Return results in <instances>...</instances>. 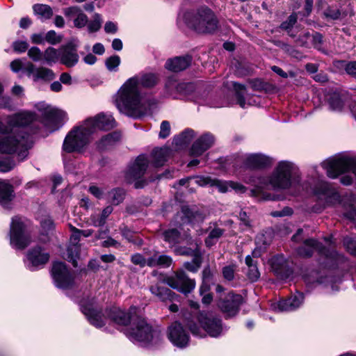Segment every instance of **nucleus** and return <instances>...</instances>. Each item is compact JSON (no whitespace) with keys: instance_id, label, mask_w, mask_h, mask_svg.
I'll return each mask as SVG.
<instances>
[{"instance_id":"c756f323","label":"nucleus","mask_w":356,"mask_h":356,"mask_svg":"<svg viewBox=\"0 0 356 356\" xmlns=\"http://www.w3.org/2000/svg\"><path fill=\"white\" fill-rule=\"evenodd\" d=\"M233 87L236 91L237 103L241 108H246L248 106L256 104V101L252 100V97L245 94V88L243 85L238 83H233Z\"/></svg>"},{"instance_id":"7ed1b4c3","label":"nucleus","mask_w":356,"mask_h":356,"mask_svg":"<svg viewBox=\"0 0 356 356\" xmlns=\"http://www.w3.org/2000/svg\"><path fill=\"white\" fill-rule=\"evenodd\" d=\"M297 170L296 165L289 161L277 163L270 175L257 174L244 179L245 183L254 186L250 190V195L259 200H273L269 193H263L264 189L285 190L292 186L293 177Z\"/></svg>"},{"instance_id":"9b49d317","label":"nucleus","mask_w":356,"mask_h":356,"mask_svg":"<svg viewBox=\"0 0 356 356\" xmlns=\"http://www.w3.org/2000/svg\"><path fill=\"white\" fill-rule=\"evenodd\" d=\"M51 276L56 286L58 288L70 289L74 284V278L63 262L54 263Z\"/></svg>"},{"instance_id":"603ef678","label":"nucleus","mask_w":356,"mask_h":356,"mask_svg":"<svg viewBox=\"0 0 356 356\" xmlns=\"http://www.w3.org/2000/svg\"><path fill=\"white\" fill-rule=\"evenodd\" d=\"M209 286L206 283H203L200 289V293L202 296H203L202 301L204 305H209L213 300V297L211 293H206L204 295V293L209 291Z\"/></svg>"},{"instance_id":"f8f14e48","label":"nucleus","mask_w":356,"mask_h":356,"mask_svg":"<svg viewBox=\"0 0 356 356\" xmlns=\"http://www.w3.org/2000/svg\"><path fill=\"white\" fill-rule=\"evenodd\" d=\"M81 309L90 323L97 327H102L108 321V318L102 314L93 302L82 301Z\"/></svg>"},{"instance_id":"9d476101","label":"nucleus","mask_w":356,"mask_h":356,"mask_svg":"<svg viewBox=\"0 0 356 356\" xmlns=\"http://www.w3.org/2000/svg\"><path fill=\"white\" fill-rule=\"evenodd\" d=\"M165 282L170 287L184 294L190 293L195 288V281L188 278L183 270H179L165 278Z\"/></svg>"},{"instance_id":"3c124183","label":"nucleus","mask_w":356,"mask_h":356,"mask_svg":"<svg viewBox=\"0 0 356 356\" xmlns=\"http://www.w3.org/2000/svg\"><path fill=\"white\" fill-rule=\"evenodd\" d=\"M63 40L61 35H58L54 31H49L45 35V40L51 44H57Z\"/></svg>"},{"instance_id":"338daca9","label":"nucleus","mask_w":356,"mask_h":356,"mask_svg":"<svg viewBox=\"0 0 356 356\" xmlns=\"http://www.w3.org/2000/svg\"><path fill=\"white\" fill-rule=\"evenodd\" d=\"M270 242V238H267L266 236V234H261L258 235L257 237V243L259 245H264V246H266L268 244H269Z\"/></svg>"},{"instance_id":"1a4fd4ad","label":"nucleus","mask_w":356,"mask_h":356,"mask_svg":"<svg viewBox=\"0 0 356 356\" xmlns=\"http://www.w3.org/2000/svg\"><path fill=\"white\" fill-rule=\"evenodd\" d=\"M37 109L42 117V123L50 131H54L65 116L64 111L44 103L38 104Z\"/></svg>"},{"instance_id":"de8ad7c7","label":"nucleus","mask_w":356,"mask_h":356,"mask_svg":"<svg viewBox=\"0 0 356 356\" xmlns=\"http://www.w3.org/2000/svg\"><path fill=\"white\" fill-rule=\"evenodd\" d=\"M28 56L34 62H40L43 60L44 52L38 47H32L28 50Z\"/></svg>"},{"instance_id":"2eb2a0df","label":"nucleus","mask_w":356,"mask_h":356,"mask_svg":"<svg viewBox=\"0 0 356 356\" xmlns=\"http://www.w3.org/2000/svg\"><path fill=\"white\" fill-rule=\"evenodd\" d=\"M81 236L80 229L74 228L73 233L70 236V244L67 248L66 252L63 254V257L72 262L74 267L77 266L76 260L80 257L79 241Z\"/></svg>"},{"instance_id":"a211bd4d","label":"nucleus","mask_w":356,"mask_h":356,"mask_svg":"<svg viewBox=\"0 0 356 356\" xmlns=\"http://www.w3.org/2000/svg\"><path fill=\"white\" fill-rule=\"evenodd\" d=\"M304 296L298 293L289 298L282 300L272 305V308L275 312H291L298 308L303 302Z\"/></svg>"},{"instance_id":"ea45409f","label":"nucleus","mask_w":356,"mask_h":356,"mask_svg":"<svg viewBox=\"0 0 356 356\" xmlns=\"http://www.w3.org/2000/svg\"><path fill=\"white\" fill-rule=\"evenodd\" d=\"M245 264L248 267L247 273L248 278L252 282L257 281L260 276V273L256 264L253 263V260L251 256L248 255L245 257Z\"/></svg>"},{"instance_id":"58836bf2","label":"nucleus","mask_w":356,"mask_h":356,"mask_svg":"<svg viewBox=\"0 0 356 356\" xmlns=\"http://www.w3.org/2000/svg\"><path fill=\"white\" fill-rule=\"evenodd\" d=\"M327 102L330 109L333 111H341L344 106V102L338 92L332 93L330 95Z\"/></svg>"},{"instance_id":"72a5a7b5","label":"nucleus","mask_w":356,"mask_h":356,"mask_svg":"<svg viewBox=\"0 0 356 356\" xmlns=\"http://www.w3.org/2000/svg\"><path fill=\"white\" fill-rule=\"evenodd\" d=\"M121 137L122 136L120 132L110 133L102 138L98 143V147L101 149L108 148L120 141Z\"/></svg>"},{"instance_id":"79ce46f5","label":"nucleus","mask_w":356,"mask_h":356,"mask_svg":"<svg viewBox=\"0 0 356 356\" xmlns=\"http://www.w3.org/2000/svg\"><path fill=\"white\" fill-rule=\"evenodd\" d=\"M33 11L35 15H38L41 19H49L53 12L50 6L45 4H35L33 6Z\"/></svg>"},{"instance_id":"393cba45","label":"nucleus","mask_w":356,"mask_h":356,"mask_svg":"<svg viewBox=\"0 0 356 356\" xmlns=\"http://www.w3.org/2000/svg\"><path fill=\"white\" fill-rule=\"evenodd\" d=\"M214 143L213 136L206 134L200 137L192 145L191 154L193 156H200L210 148Z\"/></svg>"},{"instance_id":"c03bdc74","label":"nucleus","mask_w":356,"mask_h":356,"mask_svg":"<svg viewBox=\"0 0 356 356\" xmlns=\"http://www.w3.org/2000/svg\"><path fill=\"white\" fill-rule=\"evenodd\" d=\"M222 234L223 229L217 227L212 229L210 232L209 236L205 240L206 245L208 247H211V245H213L214 243H216L218 239L222 235Z\"/></svg>"},{"instance_id":"dca6fc26","label":"nucleus","mask_w":356,"mask_h":356,"mask_svg":"<svg viewBox=\"0 0 356 356\" xmlns=\"http://www.w3.org/2000/svg\"><path fill=\"white\" fill-rule=\"evenodd\" d=\"M242 301L241 295L229 293L224 300L218 302V307L227 316H234L238 313Z\"/></svg>"},{"instance_id":"f3484780","label":"nucleus","mask_w":356,"mask_h":356,"mask_svg":"<svg viewBox=\"0 0 356 356\" xmlns=\"http://www.w3.org/2000/svg\"><path fill=\"white\" fill-rule=\"evenodd\" d=\"M184 227H179L177 229H171L163 233L164 240L172 245L177 243H186V245H194L189 234Z\"/></svg>"},{"instance_id":"37998d69","label":"nucleus","mask_w":356,"mask_h":356,"mask_svg":"<svg viewBox=\"0 0 356 356\" xmlns=\"http://www.w3.org/2000/svg\"><path fill=\"white\" fill-rule=\"evenodd\" d=\"M102 24V16L98 13H95L92 17V19L90 22L88 21V24L86 25L89 33H95L101 29Z\"/></svg>"},{"instance_id":"4c0bfd02","label":"nucleus","mask_w":356,"mask_h":356,"mask_svg":"<svg viewBox=\"0 0 356 356\" xmlns=\"http://www.w3.org/2000/svg\"><path fill=\"white\" fill-rule=\"evenodd\" d=\"M150 291L152 294L157 296L162 301L172 299V294L171 291L166 287L161 286L156 284L150 287Z\"/></svg>"},{"instance_id":"6ab92c4d","label":"nucleus","mask_w":356,"mask_h":356,"mask_svg":"<svg viewBox=\"0 0 356 356\" xmlns=\"http://www.w3.org/2000/svg\"><path fill=\"white\" fill-rule=\"evenodd\" d=\"M28 263L27 267L33 270L35 267L46 264L49 259V254L40 247L34 248L29 250L26 254Z\"/></svg>"},{"instance_id":"c85d7f7f","label":"nucleus","mask_w":356,"mask_h":356,"mask_svg":"<svg viewBox=\"0 0 356 356\" xmlns=\"http://www.w3.org/2000/svg\"><path fill=\"white\" fill-rule=\"evenodd\" d=\"M148 165V160L144 155L139 156L130 167L129 170V175L134 178L138 179L143 176L147 170Z\"/></svg>"},{"instance_id":"e433bc0d","label":"nucleus","mask_w":356,"mask_h":356,"mask_svg":"<svg viewBox=\"0 0 356 356\" xmlns=\"http://www.w3.org/2000/svg\"><path fill=\"white\" fill-rule=\"evenodd\" d=\"M60 60V50L58 51L54 47H48L44 51L43 62L49 65L56 63Z\"/></svg>"},{"instance_id":"f03ea898","label":"nucleus","mask_w":356,"mask_h":356,"mask_svg":"<svg viewBox=\"0 0 356 356\" xmlns=\"http://www.w3.org/2000/svg\"><path fill=\"white\" fill-rule=\"evenodd\" d=\"M158 77L152 73L133 76L125 81L118 92L115 104L119 111L128 116L140 118L149 110V104L139 92L138 87H154Z\"/></svg>"},{"instance_id":"7c9ffc66","label":"nucleus","mask_w":356,"mask_h":356,"mask_svg":"<svg viewBox=\"0 0 356 356\" xmlns=\"http://www.w3.org/2000/svg\"><path fill=\"white\" fill-rule=\"evenodd\" d=\"M13 192V187L8 181H0V204L5 208H9L14 197Z\"/></svg>"},{"instance_id":"f257e3e1","label":"nucleus","mask_w":356,"mask_h":356,"mask_svg":"<svg viewBox=\"0 0 356 356\" xmlns=\"http://www.w3.org/2000/svg\"><path fill=\"white\" fill-rule=\"evenodd\" d=\"M35 116L30 112H22L9 117L6 122H0V152H16L19 160L28 156V150L33 145L32 136L20 135L19 128L33 122Z\"/></svg>"},{"instance_id":"473e14b6","label":"nucleus","mask_w":356,"mask_h":356,"mask_svg":"<svg viewBox=\"0 0 356 356\" xmlns=\"http://www.w3.org/2000/svg\"><path fill=\"white\" fill-rule=\"evenodd\" d=\"M170 152L168 147L155 149L152 152L154 165L156 167L163 165L170 156Z\"/></svg>"},{"instance_id":"b1692460","label":"nucleus","mask_w":356,"mask_h":356,"mask_svg":"<svg viewBox=\"0 0 356 356\" xmlns=\"http://www.w3.org/2000/svg\"><path fill=\"white\" fill-rule=\"evenodd\" d=\"M66 17L73 19L75 27L81 29L88 24V17L83 10L77 6L67 8L64 10Z\"/></svg>"},{"instance_id":"13d9d810","label":"nucleus","mask_w":356,"mask_h":356,"mask_svg":"<svg viewBox=\"0 0 356 356\" xmlns=\"http://www.w3.org/2000/svg\"><path fill=\"white\" fill-rule=\"evenodd\" d=\"M323 15L327 19H337L341 15V13L338 9L327 8L326 9Z\"/></svg>"},{"instance_id":"c9c22d12","label":"nucleus","mask_w":356,"mask_h":356,"mask_svg":"<svg viewBox=\"0 0 356 356\" xmlns=\"http://www.w3.org/2000/svg\"><path fill=\"white\" fill-rule=\"evenodd\" d=\"M55 77V74L51 69L40 67L36 69L35 73L33 74V81H38L39 80H43L49 81L54 79Z\"/></svg>"},{"instance_id":"423d86ee","label":"nucleus","mask_w":356,"mask_h":356,"mask_svg":"<svg viewBox=\"0 0 356 356\" xmlns=\"http://www.w3.org/2000/svg\"><path fill=\"white\" fill-rule=\"evenodd\" d=\"M90 123L91 121H85L83 124L74 129L67 135L63 145L65 152L79 151L88 143L92 134Z\"/></svg>"},{"instance_id":"bf43d9fd","label":"nucleus","mask_w":356,"mask_h":356,"mask_svg":"<svg viewBox=\"0 0 356 356\" xmlns=\"http://www.w3.org/2000/svg\"><path fill=\"white\" fill-rule=\"evenodd\" d=\"M181 212L183 214V217L181 218H183L184 223L192 222L193 218H196L195 213H193V212L188 208H183Z\"/></svg>"},{"instance_id":"5fc2aeb1","label":"nucleus","mask_w":356,"mask_h":356,"mask_svg":"<svg viewBox=\"0 0 356 356\" xmlns=\"http://www.w3.org/2000/svg\"><path fill=\"white\" fill-rule=\"evenodd\" d=\"M343 245L347 250L353 254L356 255V240L351 237H346L343 239Z\"/></svg>"},{"instance_id":"4d7b16f0","label":"nucleus","mask_w":356,"mask_h":356,"mask_svg":"<svg viewBox=\"0 0 356 356\" xmlns=\"http://www.w3.org/2000/svg\"><path fill=\"white\" fill-rule=\"evenodd\" d=\"M13 47L15 51L23 53L28 49L29 44L26 41L17 40L13 42Z\"/></svg>"},{"instance_id":"680f3d73","label":"nucleus","mask_w":356,"mask_h":356,"mask_svg":"<svg viewBox=\"0 0 356 356\" xmlns=\"http://www.w3.org/2000/svg\"><path fill=\"white\" fill-rule=\"evenodd\" d=\"M131 261L136 265H139L140 267H144L147 265V259L144 258L140 254L132 255Z\"/></svg>"},{"instance_id":"a878e982","label":"nucleus","mask_w":356,"mask_h":356,"mask_svg":"<svg viewBox=\"0 0 356 356\" xmlns=\"http://www.w3.org/2000/svg\"><path fill=\"white\" fill-rule=\"evenodd\" d=\"M195 181V184L200 186L207 185L215 186L220 193H227L230 191V181L212 179L208 177H197Z\"/></svg>"},{"instance_id":"e2e57ef3","label":"nucleus","mask_w":356,"mask_h":356,"mask_svg":"<svg viewBox=\"0 0 356 356\" xmlns=\"http://www.w3.org/2000/svg\"><path fill=\"white\" fill-rule=\"evenodd\" d=\"M104 31L107 33H115L118 31L117 24L113 22H107L104 25Z\"/></svg>"},{"instance_id":"20e7f679","label":"nucleus","mask_w":356,"mask_h":356,"mask_svg":"<svg viewBox=\"0 0 356 356\" xmlns=\"http://www.w3.org/2000/svg\"><path fill=\"white\" fill-rule=\"evenodd\" d=\"M124 332L131 341L140 343L143 346L156 345L161 339V332L153 329L141 318L135 320L131 327H126Z\"/></svg>"},{"instance_id":"49530a36","label":"nucleus","mask_w":356,"mask_h":356,"mask_svg":"<svg viewBox=\"0 0 356 356\" xmlns=\"http://www.w3.org/2000/svg\"><path fill=\"white\" fill-rule=\"evenodd\" d=\"M108 195L111 202L118 205L124 200V192L121 189H113L109 192Z\"/></svg>"},{"instance_id":"aec40b11","label":"nucleus","mask_w":356,"mask_h":356,"mask_svg":"<svg viewBox=\"0 0 356 356\" xmlns=\"http://www.w3.org/2000/svg\"><path fill=\"white\" fill-rule=\"evenodd\" d=\"M314 194L319 200L324 202L325 206L334 204L339 197L336 191L325 182L319 184L318 187L314 191Z\"/></svg>"},{"instance_id":"a18cd8bd","label":"nucleus","mask_w":356,"mask_h":356,"mask_svg":"<svg viewBox=\"0 0 356 356\" xmlns=\"http://www.w3.org/2000/svg\"><path fill=\"white\" fill-rule=\"evenodd\" d=\"M121 63L119 56L114 55L108 58L105 61L107 70L110 72H117Z\"/></svg>"},{"instance_id":"69168bd1","label":"nucleus","mask_w":356,"mask_h":356,"mask_svg":"<svg viewBox=\"0 0 356 356\" xmlns=\"http://www.w3.org/2000/svg\"><path fill=\"white\" fill-rule=\"evenodd\" d=\"M31 42L33 44H43L45 40V37L41 33H34L31 37Z\"/></svg>"},{"instance_id":"8fccbe9b","label":"nucleus","mask_w":356,"mask_h":356,"mask_svg":"<svg viewBox=\"0 0 356 356\" xmlns=\"http://www.w3.org/2000/svg\"><path fill=\"white\" fill-rule=\"evenodd\" d=\"M194 137V132L193 130L188 129L184 131L179 137L177 138H175V141L177 144L180 145H185L190 143V141Z\"/></svg>"},{"instance_id":"a19ab883","label":"nucleus","mask_w":356,"mask_h":356,"mask_svg":"<svg viewBox=\"0 0 356 356\" xmlns=\"http://www.w3.org/2000/svg\"><path fill=\"white\" fill-rule=\"evenodd\" d=\"M113 207L108 206L104 208L102 212L101 216L99 217L97 215H92L90 217L91 223L95 227L103 225L107 217L112 213Z\"/></svg>"},{"instance_id":"5701e85b","label":"nucleus","mask_w":356,"mask_h":356,"mask_svg":"<svg viewBox=\"0 0 356 356\" xmlns=\"http://www.w3.org/2000/svg\"><path fill=\"white\" fill-rule=\"evenodd\" d=\"M86 121H91L90 128L94 133L97 129H110L115 126V120L112 115L100 113L92 118H89Z\"/></svg>"},{"instance_id":"09e8293b","label":"nucleus","mask_w":356,"mask_h":356,"mask_svg":"<svg viewBox=\"0 0 356 356\" xmlns=\"http://www.w3.org/2000/svg\"><path fill=\"white\" fill-rule=\"evenodd\" d=\"M297 14H291L288 19L283 22L280 26L281 29L287 31L289 33L291 31V29L297 22ZM291 36L294 37L295 35L292 33H289Z\"/></svg>"},{"instance_id":"4be33fe9","label":"nucleus","mask_w":356,"mask_h":356,"mask_svg":"<svg viewBox=\"0 0 356 356\" xmlns=\"http://www.w3.org/2000/svg\"><path fill=\"white\" fill-rule=\"evenodd\" d=\"M76 51V47L72 43L60 47V63L68 67H72L76 65L79 58Z\"/></svg>"},{"instance_id":"6e6d98bb","label":"nucleus","mask_w":356,"mask_h":356,"mask_svg":"<svg viewBox=\"0 0 356 356\" xmlns=\"http://www.w3.org/2000/svg\"><path fill=\"white\" fill-rule=\"evenodd\" d=\"M170 134V125L168 121H163L161 124L159 138H165Z\"/></svg>"},{"instance_id":"39448f33","label":"nucleus","mask_w":356,"mask_h":356,"mask_svg":"<svg viewBox=\"0 0 356 356\" xmlns=\"http://www.w3.org/2000/svg\"><path fill=\"white\" fill-rule=\"evenodd\" d=\"M201 327L197 326L192 321H188L187 325L193 334L203 337L204 330L210 337H218L225 330L220 318L210 314L200 313L197 317Z\"/></svg>"},{"instance_id":"412c9836","label":"nucleus","mask_w":356,"mask_h":356,"mask_svg":"<svg viewBox=\"0 0 356 356\" xmlns=\"http://www.w3.org/2000/svg\"><path fill=\"white\" fill-rule=\"evenodd\" d=\"M136 307H130L129 311L125 312L119 308H113L106 312L108 318L115 324L121 326H127L132 318V312H136Z\"/></svg>"},{"instance_id":"0e129e2a","label":"nucleus","mask_w":356,"mask_h":356,"mask_svg":"<svg viewBox=\"0 0 356 356\" xmlns=\"http://www.w3.org/2000/svg\"><path fill=\"white\" fill-rule=\"evenodd\" d=\"M345 70L347 74L354 76L356 75V61H351L346 65Z\"/></svg>"},{"instance_id":"cd10ccee","label":"nucleus","mask_w":356,"mask_h":356,"mask_svg":"<svg viewBox=\"0 0 356 356\" xmlns=\"http://www.w3.org/2000/svg\"><path fill=\"white\" fill-rule=\"evenodd\" d=\"M191 63V57L183 56L175 57L172 59H168L165 63V68L168 70L178 72L186 70Z\"/></svg>"},{"instance_id":"0eeeda50","label":"nucleus","mask_w":356,"mask_h":356,"mask_svg":"<svg viewBox=\"0 0 356 356\" xmlns=\"http://www.w3.org/2000/svg\"><path fill=\"white\" fill-rule=\"evenodd\" d=\"M188 25L199 33H212L218 27V20L211 9L202 7L192 15Z\"/></svg>"},{"instance_id":"4468645a","label":"nucleus","mask_w":356,"mask_h":356,"mask_svg":"<svg viewBox=\"0 0 356 356\" xmlns=\"http://www.w3.org/2000/svg\"><path fill=\"white\" fill-rule=\"evenodd\" d=\"M274 159L261 153L249 154L245 156L243 165L250 169H264L270 167Z\"/></svg>"},{"instance_id":"bb28decb","label":"nucleus","mask_w":356,"mask_h":356,"mask_svg":"<svg viewBox=\"0 0 356 356\" xmlns=\"http://www.w3.org/2000/svg\"><path fill=\"white\" fill-rule=\"evenodd\" d=\"M314 250H318L321 254H324L326 257H332V253L328 254V250L318 245V243L314 239L307 240L303 246L298 250V253L302 257L312 256Z\"/></svg>"},{"instance_id":"2f4dec72","label":"nucleus","mask_w":356,"mask_h":356,"mask_svg":"<svg viewBox=\"0 0 356 356\" xmlns=\"http://www.w3.org/2000/svg\"><path fill=\"white\" fill-rule=\"evenodd\" d=\"M193 248H190V250L193 252L194 256L191 261L185 262L184 264V268L193 273H195L200 268L202 264V257L200 252L198 251V244L197 242L194 243L192 245Z\"/></svg>"},{"instance_id":"052dcab7","label":"nucleus","mask_w":356,"mask_h":356,"mask_svg":"<svg viewBox=\"0 0 356 356\" xmlns=\"http://www.w3.org/2000/svg\"><path fill=\"white\" fill-rule=\"evenodd\" d=\"M230 190H234L238 194H243L248 191V188L241 183L230 181Z\"/></svg>"},{"instance_id":"f704fd0d","label":"nucleus","mask_w":356,"mask_h":356,"mask_svg":"<svg viewBox=\"0 0 356 356\" xmlns=\"http://www.w3.org/2000/svg\"><path fill=\"white\" fill-rule=\"evenodd\" d=\"M172 262V258L167 255H158L156 254L147 259V266L151 267L160 266L163 268H168L171 265Z\"/></svg>"},{"instance_id":"774afa93","label":"nucleus","mask_w":356,"mask_h":356,"mask_svg":"<svg viewBox=\"0 0 356 356\" xmlns=\"http://www.w3.org/2000/svg\"><path fill=\"white\" fill-rule=\"evenodd\" d=\"M22 67V61L20 59H15L10 63V68L15 72H19Z\"/></svg>"},{"instance_id":"ddd939ff","label":"nucleus","mask_w":356,"mask_h":356,"mask_svg":"<svg viewBox=\"0 0 356 356\" xmlns=\"http://www.w3.org/2000/svg\"><path fill=\"white\" fill-rule=\"evenodd\" d=\"M168 337L170 342L178 348H185L189 342V335L178 322L172 323L168 330Z\"/></svg>"},{"instance_id":"864d4df0","label":"nucleus","mask_w":356,"mask_h":356,"mask_svg":"<svg viewBox=\"0 0 356 356\" xmlns=\"http://www.w3.org/2000/svg\"><path fill=\"white\" fill-rule=\"evenodd\" d=\"M236 268V266L235 264L225 266L222 268V275L224 278L229 281L232 280L234 277Z\"/></svg>"},{"instance_id":"6e6552de","label":"nucleus","mask_w":356,"mask_h":356,"mask_svg":"<svg viewBox=\"0 0 356 356\" xmlns=\"http://www.w3.org/2000/svg\"><path fill=\"white\" fill-rule=\"evenodd\" d=\"M10 239V245L19 250L27 247L31 241L26 225L19 217H15L12 219Z\"/></svg>"}]
</instances>
